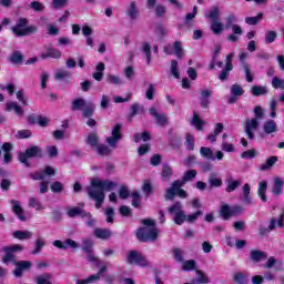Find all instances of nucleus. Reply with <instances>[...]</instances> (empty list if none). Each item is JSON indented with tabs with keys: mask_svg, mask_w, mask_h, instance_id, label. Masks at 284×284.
Returning a JSON list of instances; mask_svg holds the SVG:
<instances>
[{
	"mask_svg": "<svg viewBox=\"0 0 284 284\" xmlns=\"http://www.w3.org/2000/svg\"><path fill=\"white\" fill-rule=\"evenodd\" d=\"M116 183L110 180H92L91 185L87 186V194L91 201H95V209L101 210L105 201V192H112Z\"/></svg>",
	"mask_w": 284,
	"mask_h": 284,
	"instance_id": "obj_1",
	"label": "nucleus"
},
{
	"mask_svg": "<svg viewBox=\"0 0 284 284\" xmlns=\"http://www.w3.org/2000/svg\"><path fill=\"white\" fill-rule=\"evenodd\" d=\"M253 112L255 118L245 121V134L250 141H254V130H258V121L265 119V112L261 105H256Z\"/></svg>",
	"mask_w": 284,
	"mask_h": 284,
	"instance_id": "obj_2",
	"label": "nucleus"
},
{
	"mask_svg": "<svg viewBox=\"0 0 284 284\" xmlns=\"http://www.w3.org/2000/svg\"><path fill=\"white\" fill-rule=\"evenodd\" d=\"M38 30L34 26H28V18H19L16 26L11 28L16 37H28V34H34Z\"/></svg>",
	"mask_w": 284,
	"mask_h": 284,
	"instance_id": "obj_3",
	"label": "nucleus"
},
{
	"mask_svg": "<svg viewBox=\"0 0 284 284\" xmlns=\"http://www.w3.org/2000/svg\"><path fill=\"white\" fill-rule=\"evenodd\" d=\"M135 236L140 243H154L159 239V229L142 226L136 230Z\"/></svg>",
	"mask_w": 284,
	"mask_h": 284,
	"instance_id": "obj_4",
	"label": "nucleus"
},
{
	"mask_svg": "<svg viewBox=\"0 0 284 284\" xmlns=\"http://www.w3.org/2000/svg\"><path fill=\"white\" fill-rule=\"evenodd\" d=\"M206 19L211 21V31L213 34H221L225 30V26L221 22V11L219 7H212L210 12L206 14Z\"/></svg>",
	"mask_w": 284,
	"mask_h": 284,
	"instance_id": "obj_5",
	"label": "nucleus"
},
{
	"mask_svg": "<svg viewBox=\"0 0 284 284\" xmlns=\"http://www.w3.org/2000/svg\"><path fill=\"white\" fill-rule=\"evenodd\" d=\"M181 187H183V182L175 180L172 183V186L166 189V193H165L166 201H174L175 196H179L180 199H187V192H185V190Z\"/></svg>",
	"mask_w": 284,
	"mask_h": 284,
	"instance_id": "obj_6",
	"label": "nucleus"
},
{
	"mask_svg": "<svg viewBox=\"0 0 284 284\" xmlns=\"http://www.w3.org/2000/svg\"><path fill=\"white\" fill-rule=\"evenodd\" d=\"M219 214L224 221H230V219H232L233 216H239V214H243V206H230V204H222L220 206Z\"/></svg>",
	"mask_w": 284,
	"mask_h": 284,
	"instance_id": "obj_7",
	"label": "nucleus"
},
{
	"mask_svg": "<svg viewBox=\"0 0 284 284\" xmlns=\"http://www.w3.org/2000/svg\"><path fill=\"white\" fill-rule=\"evenodd\" d=\"M129 265H139V267H150V261L139 251H129L126 255Z\"/></svg>",
	"mask_w": 284,
	"mask_h": 284,
	"instance_id": "obj_8",
	"label": "nucleus"
},
{
	"mask_svg": "<svg viewBox=\"0 0 284 284\" xmlns=\"http://www.w3.org/2000/svg\"><path fill=\"white\" fill-rule=\"evenodd\" d=\"M123 124L116 123L112 131L111 136L105 139V143H108L109 148L116 149V145H119L120 141H123Z\"/></svg>",
	"mask_w": 284,
	"mask_h": 284,
	"instance_id": "obj_9",
	"label": "nucleus"
},
{
	"mask_svg": "<svg viewBox=\"0 0 284 284\" xmlns=\"http://www.w3.org/2000/svg\"><path fill=\"white\" fill-rule=\"evenodd\" d=\"M82 251L85 252L89 263H93L97 267H101V260L94 255V244L92 240H84Z\"/></svg>",
	"mask_w": 284,
	"mask_h": 284,
	"instance_id": "obj_10",
	"label": "nucleus"
},
{
	"mask_svg": "<svg viewBox=\"0 0 284 284\" xmlns=\"http://www.w3.org/2000/svg\"><path fill=\"white\" fill-rule=\"evenodd\" d=\"M13 265H16V268L13 270V276H16V278H21V277H23V272H26L27 270H30V267H32V262L16 261Z\"/></svg>",
	"mask_w": 284,
	"mask_h": 284,
	"instance_id": "obj_11",
	"label": "nucleus"
},
{
	"mask_svg": "<svg viewBox=\"0 0 284 284\" xmlns=\"http://www.w3.org/2000/svg\"><path fill=\"white\" fill-rule=\"evenodd\" d=\"M149 114L151 116H154L156 125H160L161 128H165L168 123H170V119L168 118V114H161L154 106H151L149 109Z\"/></svg>",
	"mask_w": 284,
	"mask_h": 284,
	"instance_id": "obj_12",
	"label": "nucleus"
},
{
	"mask_svg": "<svg viewBox=\"0 0 284 284\" xmlns=\"http://www.w3.org/2000/svg\"><path fill=\"white\" fill-rule=\"evenodd\" d=\"M52 245L53 247H58V250H68V247H71V250H79V243L72 239H67L64 242L55 240Z\"/></svg>",
	"mask_w": 284,
	"mask_h": 284,
	"instance_id": "obj_13",
	"label": "nucleus"
},
{
	"mask_svg": "<svg viewBox=\"0 0 284 284\" xmlns=\"http://www.w3.org/2000/svg\"><path fill=\"white\" fill-rule=\"evenodd\" d=\"M11 210L13 214L17 215V219H19V221H28V217H26V213L23 212V207L21 206V202L18 200H11Z\"/></svg>",
	"mask_w": 284,
	"mask_h": 284,
	"instance_id": "obj_14",
	"label": "nucleus"
},
{
	"mask_svg": "<svg viewBox=\"0 0 284 284\" xmlns=\"http://www.w3.org/2000/svg\"><path fill=\"white\" fill-rule=\"evenodd\" d=\"M250 261H252V263H261L263 261H267V252L261 250H251Z\"/></svg>",
	"mask_w": 284,
	"mask_h": 284,
	"instance_id": "obj_15",
	"label": "nucleus"
},
{
	"mask_svg": "<svg viewBox=\"0 0 284 284\" xmlns=\"http://www.w3.org/2000/svg\"><path fill=\"white\" fill-rule=\"evenodd\" d=\"M26 152L29 159H43V149L39 145H31L26 150Z\"/></svg>",
	"mask_w": 284,
	"mask_h": 284,
	"instance_id": "obj_16",
	"label": "nucleus"
},
{
	"mask_svg": "<svg viewBox=\"0 0 284 284\" xmlns=\"http://www.w3.org/2000/svg\"><path fill=\"white\" fill-rule=\"evenodd\" d=\"M2 152L3 154V163L8 165L9 163H12V143L4 142L2 144Z\"/></svg>",
	"mask_w": 284,
	"mask_h": 284,
	"instance_id": "obj_17",
	"label": "nucleus"
},
{
	"mask_svg": "<svg viewBox=\"0 0 284 284\" xmlns=\"http://www.w3.org/2000/svg\"><path fill=\"white\" fill-rule=\"evenodd\" d=\"M8 61L13 65H23L26 61V55H23L21 51H13L11 55L8 58Z\"/></svg>",
	"mask_w": 284,
	"mask_h": 284,
	"instance_id": "obj_18",
	"label": "nucleus"
},
{
	"mask_svg": "<svg viewBox=\"0 0 284 284\" xmlns=\"http://www.w3.org/2000/svg\"><path fill=\"white\" fill-rule=\"evenodd\" d=\"M93 236L95 239H100L101 241H108L109 239H112V231L110 229H95L93 231Z\"/></svg>",
	"mask_w": 284,
	"mask_h": 284,
	"instance_id": "obj_19",
	"label": "nucleus"
},
{
	"mask_svg": "<svg viewBox=\"0 0 284 284\" xmlns=\"http://www.w3.org/2000/svg\"><path fill=\"white\" fill-rule=\"evenodd\" d=\"M126 16L131 19V21H136L139 17H141V13L139 12V8H136V2L132 1L128 9H126Z\"/></svg>",
	"mask_w": 284,
	"mask_h": 284,
	"instance_id": "obj_20",
	"label": "nucleus"
},
{
	"mask_svg": "<svg viewBox=\"0 0 284 284\" xmlns=\"http://www.w3.org/2000/svg\"><path fill=\"white\" fill-rule=\"evenodd\" d=\"M210 97H212V91H210V90H202L201 91L200 105L204 110L210 109Z\"/></svg>",
	"mask_w": 284,
	"mask_h": 284,
	"instance_id": "obj_21",
	"label": "nucleus"
},
{
	"mask_svg": "<svg viewBox=\"0 0 284 284\" xmlns=\"http://www.w3.org/2000/svg\"><path fill=\"white\" fill-rule=\"evenodd\" d=\"M6 111L7 112H16L17 116H23V108L14 101L7 102Z\"/></svg>",
	"mask_w": 284,
	"mask_h": 284,
	"instance_id": "obj_22",
	"label": "nucleus"
},
{
	"mask_svg": "<svg viewBox=\"0 0 284 284\" xmlns=\"http://www.w3.org/2000/svg\"><path fill=\"white\" fill-rule=\"evenodd\" d=\"M61 51L55 48H48L44 53H41V59H61Z\"/></svg>",
	"mask_w": 284,
	"mask_h": 284,
	"instance_id": "obj_23",
	"label": "nucleus"
},
{
	"mask_svg": "<svg viewBox=\"0 0 284 284\" xmlns=\"http://www.w3.org/2000/svg\"><path fill=\"white\" fill-rule=\"evenodd\" d=\"M195 274L199 276L197 278H193L191 283H184V284H207L210 283V278L205 273L201 270H195Z\"/></svg>",
	"mask_w": 284,
	"mask_h": 284,
	"instance_id": "obj_24",
	"label": "nucleus"
},
{
	"mask_svg": "<svg viewBox=\"0 0 284 284\" xmlns=\"http://www.w3.org/2000/svg\"><path fill=\"white\" fill-rule=\"evenodd\" d=\"M257 193L262 203H267V181H262L258 183Z\"/></svg>",
	"mask_w": 284,
	"mask_h": 284,
	"instance_id": "obj_25",
	"label": "nucleus"
},
{
	"mask_svg": "<svg viewBox=\"0 0 284 284\" xmlns=\"http://www.w3.org/2000/svg\"><path fill=\"white\" fill-rule=\"evenodd\" d=\"M2 251L4 252L2 257V263H4V265H8L9 263H17L14 260V253L8 246H4Z\"/></svg>",
	"mask_w": 284,
	"mask_h": 284,
	"instance_id": "obj_26",
	"label": "nucleus"
},
{
	"mask_svg": "<svg viewBox=\"0 0 284 284\" xmlns=\"http://www.w3.org/2000/svg\"><path fill=\"white\" fill-rule=\"evenodd\" d=\"M278 162V156L276 155H273V156H270L266 162L264 164H262L260 166V170L262 172H267V170H272V168H274V165Z\"/></svg>",
	"mask_w": 284,
	"mask_h": 284,
	"instance_id": "obj_27",
	"label": "nucleus"
},
{
	"mask_svg": "<svg viewBox=\"0 0 284 284\" xmlns=\"http://www.w3.org/2000/svg\"><path fill=\"white\" fill-rule=\"evenodd\" d=\"M263 130L265 134H274V132H277L278 130V126L276 125V121L267 120L263 125Z\"/></svg>",
	"mask_w": 284,
	"mask_h": 284,
	"instance_id": "obj_28",
	"label": "nucleus"
},
{
	"mask_svg": "<svg viewBox=\"0 0 284 284\" xmlns=\"http://www.w3.org/2000/svg\"><path fill=\"white\" fill-rule=\"evenodd\" d=\"M272 193L274 196H281L283 194V180L281 178L274 179Z\"/></svg>",
	"mask_w": 284,
	"mask_h": 284,
	"instance_id": "obj_29",
	"label": "nucleus"
},
{
	"mask_svg": "<svg viewBox=\"0 0 284 284\" xmlns=\"http://www.w3.org/2000/svg\"><path fill=\"white\" fill-rule=\"evenodd\" d=\"M94 110H97V106L94 105V103L92 102L87 103V105L82 110V116L84 119H92V116H94Z\"/></svg>",
	"mask_w": 284,
	"mask_h": 284,
	"instance_id": "obj_30",
	"label": "nucleus"
},
{
	"mask_svg": "<svg viewBox=\"0 0 284 284\" xmlns=\"http://www.w3.org/2000/svg\"><path fill=\"white\" fill-rule=\"evenodd\" d=\"M233 281L236 284H248L250 283V275L243 272H237L233 275Z\"/></svg>",
	"mask_w": 284,
	"mask_h": 284,
	"instance_id": "obj_31",
	"label": "nucleus"
},
{
	"mask_svg": "<svg viewBox=\"0 0 284 284\" xmlns=\"http://www.w3.org/2000/svg\"><path fill=\"white\" fill-rule=\"evenodd\" d=\"M13 239H17L18 241H28L29 239H32V232L30 231H14L12 233Z\"/></svg>",
	"mask_w": 284,
	"mask_h": 284,
	"instance_id": "obj_32",
	"label": "nucleus"
},
{
	"mask_svg": "<svg viewBox=\"0 0 284 284\" xmlns=\"http://www.w3.org/2000/svg\"><path fill=\"white\" fill-rule=\"evenodd\" d=\"M234 70V65L225 64V67L222 69V71L219 74L220 81H229L230 80V73Z\"/></svg>",
	"mask_w": 284,
	"mask_h": 284,
	"instance_id": "obj_33",
	"label": "nucleus"
},
{
	"mask_svg": "<svg viewBox=\"0 0 284 284\" xmlns=\"http://www.w3.org/2000/svg\"><path fill=\"white\" fill-rule=\"evenodd\" d=\"M200 154L203 156V159H206L207 161H216V158L214 156V151H212L211 148L202 146L200 149Z\"/></svg>",
	"mask_w": 284,
	"mask_h": 284,
	"instance_id": "obj_34",
	"label": "nucleus"
},
{
	"mask_svg": "<svg viewBox=\"0 0 284 284\" xmlns=\"http://www.w3.org/2000/svg\"><path fill=\"white\" fill-rule=\"evenodd\" d=\"M55 81H65L67 83L70 82L72 79V73L70 71L60 70L54 75Z\"/></svg>",
	"mask_w": 284,
	"mask_h": 284,
	"instance_id": "obj_35",
	"label": "nucleus"
},
{
	"mask_svg": "<svg viewBox=\"0 0 284 284\" xmlns=\"http://www.w3.org/2000/svg\"><path fill=\"white\" fill-rule=\"evenodd\" d=\"M133 141L135 143H140V141H144L146 143L148 141H152V135L150 134V131H143L142 133H135L133 135Z\"/></svg>",
	"mask_w": 284,
	"mask_h": 284,
	"instance_id": "obj_36",
	"label": "nucleus"
},
{
	"mask_svg": "<svg viewBox=\"0 0 284 284\" xmlns=\"http://www.w3.org/2000/svg\"><path fill=\"white\" fill-rule=\"evenodd\" d=\"M97 72L93 73L95 81H103V72H105V63L99 62L95 67Z\"/></svg>",
	"mask_w": 284,
	"mask_h": 284,
	"instance_id": "obj_37",
	"label": "nucleus"
},
{
	"mask_svg": "<svg viewBox=\"0 0 284 284\" xmlns=\"http://www.w3.org/2000/svg\"><path fill=\"white\" fill-rule=\"evenodd\" d=\"M143 106L139 103H133L131 105L130 109V113H129V121H132V119H134V116H136V114H143Z\"/></svg>",
	"mask_w": 284,
	"mask_h": 284,
	"instance_id": "obj_38",
	"label": "nucleus"
},
{
	"mask_svg": "<svg viewBox=\"0 0 284 284\" xmlns=\"http://www.w3.org/2000/svg\"><path fill=\"white\" fill-rule=\"evenodd\" d=\"M87 105H88V102H85L83 98H77L72 102L71 110L73 112H77L79 110H83Z\"/></svg>",
	"mask_w": 284,
	"mask_h": 284,
	"instance_id": "obj_39",
	"label": "nucleus"
},
{
	"mask_svg": "<svg viewBox=\"0 0 284 284\" xmlns=\"http://www.w3.org/2000/svg\"><path fill=\"white\" fill-rule=\"evenodd\" d=\"M173 50L176 59H183L185 51H183V43L181 41L173 42Z\"/></svg>",
	"mask_w": 284,
	"mask_h": 284,
	"instance_id": "obj_40",
	"label": "nucleus"
},
{
	"mask_svg": "<svg viewBox=\"0 0 284 284\" xmlns=\"http://www.w3.org/2000/svg\"><path fill=\"white\" fill-rule=\"evenodd\" d=\"M192 125L199 131L203 130V125H205V121L201 120V116L196 111H193Z\"/></svg>",
	"mask_w": 284,
	"mask_h": 284,
	"instance_id": "obj_41",
	"label": "nucleus"
},
{
	"mask_svg": "<svg viewBox=\"0 0 284 284\" xmlns=\"http://www.w3.org/2000/svg\"><path fill=\"white\" fill-rule=\"evenodd\" d=\"M52 273H43L36 277L37 284H52Z\"/></svg>",
	"mask_w": 284,
	"mask_h": 284,
	"instance_id": "obj_42",
	"label": "nucleus"
},
{
	"mask_svg": "<svg viewBox=\"0 0 284 284\" xmlns=\"http://www.w3.org/2000/svg\"><path fill=\"white\" fill-rule=\"evenodd\" d=\"M142 52H144L145 54L146 64L150 65V63L152 62V48L150 47V43L148 42L142 43Z\"/></svg>",
	"mask_w": 284,
	"mask_h": 284,
	"instance_id": "obj_43",
	"label": "nucleus"
},
{
	"mask_svg": "<svg viewBox=\"0 0 284 284\" xmlns=\"http://www.w3.org/2000/svg\"><path fill=\"white\" fill-rule=\"evenodd\" d=\"M87 143L90 145V148H99V135H97L95 132L89 133Z\"/></svg>",
	"mask_w": 284,
	"mask_h": 284,
	"instance_id": "obj_44",
	"label": "nucleus"
},
{
	"mask_svg": "<svg viewBox=\"0 0 284 284\" xmlns=\"http://www.w3.org/2000/svg\"><path fill=\"white\" fill-rule=\"evenodd\" d=\"M173 221L175 225H183V223L187 221V215H185V211L178 212L176 214H174Z\"/></svg>",
	"mask_w": 284,
	"mask_h": 284,
	"instance_id": "obj_45",
	"label": "nucleus"
},
{
	"mask_svg": "<svg viewBox=\"0 0 284 284\" xmlns=\"http://www.w3.org/2000/svg\"><path fill=\"white\" fill-rule=\"evenodd\" d=\"M50 190L53 192V194H61V192L65 190V185L62 182L55 181L51 183Z\"/></svg>",
	"mask_w": 284,
	"mask_h": 284,
	"instance_id": "obj_46",
	"label": "nucleus"
},
{
	"mask_svg": "<svg viewBox=\"0 0 284 284\" xmlns=\"http://www.w3.org/2000/svg\"><path fill=\"white\" fill-rule=\"evenodd\" d=\"M209 184L211 187H222L223 180L221 178H216L215 174H211L209 178Z\"/></svg>",
	"mask_w": 284,
	"mask_h": 284,
	"instance_id": "obj_47",
	"label": "nucleus"
},
{
	"mask_svg": "<svg viewBox=\"0 0 284 284\" xmlns=\"http://www.w3.org/2000/svg\"><path fill=\"white\" fill-rule=\"evenodd\" d=\"M97 150L100 156H110V154H112V149L105 144H99Z\"/></svg>",
	"mask_w": 284,
	"mask_h": 284,
	"instance_id": "obj_48",
	"label": "nucleus"
},
{
	"mask_svg": "<svg viewBox=\"0 0 284 284\" xmlns=\"http://www.w3.org/2000/svg\"><path fill=\"white\" fill-rule=\"evenodd\" d=\"M43 247H45V241L42 237H38L34 244V250L31 252V254H40Z\"/></svg>",
	"mask_w": 284,
	"mask_h": 284,
	"instance_id": "obj_49",
	"label": "nucleus"
},
{
	"mask_svg": "<svg viewBox=\"0 0 284 284\" xmlns=\"http://www.w3.org/2000/svg\"><path fill=\"white\" fill-rule=\"evenodd\" d=\"M196 174H199V172H196V170L191 169L189 171H186L184 173V175L182 176V183H187L190 181H192L193 179H196Z\"/></svg>",
	"mask_w": 284,
	"mask_h": 284,
	"instance_id": "obj_50",
	"label": "nucleus"
},
{
	"mask_svg": "<svg viewBox=\"0 0 284 284\" xmlns=\"http://www.w3.org/2000/svg\"><path fill=\"white\" fill-rule=\"evenodd\" d=\"M182 270L184 272H193V270H196V261L194 260H187L183 262Z\"/></svg>",
	"mask_w": 284,
	"mask_h": 284,
	"instance_id": "obj_51",
	"label": "nucleus"
},
{
	"mask_svg": "<svg viewBox=\"0 0 284 284\" xmlns=\"http://www.w3.org/2000/svg\"><path fill=\"white\" fill-rule=\"evenodd\" d=\"M251 94L253 97H263V94H267V89L261 85H254L252 88Z\"/></svg>",
	"mask_w": 284,
	"mask_h": 284,
	"instance_id": "obj_52",
	"label": "nucleus"
},
{
	"mask_svg": "<svg viewBox=\"0 0 284 284\" xmlns=\"http://www.w3.org/2000/svg\"><path fill=\"white\" fill-rule=\"evenodd\" d=\"M226 181H227L226 192L229 194L234 192L237 187L241 186V181L239 180H226Z\"/></svg>",
	"mask_w": 284,
	"mask_h": 284,
	"instance_id": "obj_53",
	"label": "nucleus"
},
{
	"mask_svg": "<svg viewBox=\"0 0 284 284\" xmlns=\"http://www.w3.org/2000/svg\"><path fill=\"white\" fill-rule=\"evenodd\" d=\"M161 176L164 179V181H170V179H172V166L164 164L162 168Z\"/></svg>",
	"mask_w": 284,
	"mask_h": 284,
	"instance_id": "obj_54",
	"label": "nucleus"
},
{
	"mask_svg": "<svg viewBox=\"0 0 284 284\" xmlns=\"http://www.w3.org/2000/svg\"><path fill=\"white\" fill-rule=\"evenodd\" d=\"M244 70V74L246 77L247 83H252L254 81V72L250 68L248 63H244V67H242Z\"/></svg>",
	"mask_w": 284,
	"mask_h": 284,
	"instance_id": "obj_55",
	"label": "nucleus"
},
{
	"mask_svg": "<svg viewBox=\"0 0 284 284\" xmlns=\"http://www.w3.org/2000/svg\"><path fill=\"white\" fill-rule=\"evenodd\" d=\"M184 144L186 150L189 152H192L194 150V135H192L191 133H186Z\"/></svg>",
	"mask_w": 284,
	"mask_h": 284,
	"instance_id": "obj_56",
	"label": "nucleus"
},
{
	"mask_svg": "<svg viewBox=\"0 0 284 284\" xmlns=\"http://www.w3.org/2000/svg\"><path fill=\"white\" fill-rule=\"evenodd\" d=\"M169 214H179V212H183V204L181 202H174L173 205L168 207Z\"/></svg>",
	"mask_w": 284,
	"mask_h": 284,
	"instance_id": "obj_57",
	"label": "nucleus"
},
{
	"mask_svg": "<svg viewBox=\"0 0 284 284\" xmlns=\"http://www.w3.org/2000/svg\"><path fill=\"white\" fill-rule=\"evenodd\" d=\"M171 74L174 79H181V73L179 72V61L171 60Z\"/></svg>",
	"mask_w": 284,
	"mask_h": 284,
	"instance_id": "obj_58",
	"label": "nucleus"
},
{
	"mask_svg": "<svg viewBox=\"0 0 284 284\" xmlns=\"http://www.w3.org/2000/svg\"><path fill=\"white\" fill-rule=\"evenodd\" d=\"M261 19H263V13L260 12L255 17H246L245 23H247V26H257V23H258V21H261Z\"/></svg>",
	"mask_w": 284,
	"mask_h": 284,
	"instance_id": "obj_59",
	"label": "nucleus"
},
{
	"mask_svg": "<svg viewBox=\"0 0 284 284\" xmlns=\"http://www.w3.org/2000/svg\"><path fill=\"white\" fill-rule=\"evenodd\" d=\"M231 94L232 97H243L245 94V90L240 84H233L231 87Z\"/></svg>",
	"mask_w": 284,
	"mask_h": 284,
	"instance_id": "obj_60",
	"label": "nucleus"
},
{
	"mask_svg": "<svg viewBox=\"0 0 284 284\" xmlns=\"http://www.w3.org/2000/svg\"><path fill=\"white\" fill-rule=\"evenodd\" d=\"M132 206L136 209H141V194L139 191L132 193Z\"/></svg>",
	"mask_w": 284,
	"mask_h": 284,
	"instance_id": "obj_61",
	"label": "nucleus"
},
{
	"mask_svg": "<svg viewBox=\"0 0 284 284\" xmlns=\"http://www.w3.org/2000/svg\"><path fill=\"white\" fill-rule=\"evenodd\" d=\"M172 254L176 263H183V250L175 247L172 250Z\"/></svg>",
	"mask_w": 284,
	"mask_h": 284,
	"instance_id": "obj_62",
	"label": "nucleus"
},
{
	"mask_svg": "<svg viewBox=\"0 0 284 284\" xmlns=\"http://www.w3.org/2000/svg\"><path fill=\"white\" fill-rule=\"evenodd\" d=\"M272 87L275 89V90H284V80L281 79V78H273L272 79Z\"/></svg>",
	"mask_w": 284,
	"mask_h": 284,
	"instance_id": "obj_63",
	"label": "nucleus"
},
{
	"mask_svg": "<svg viewBox=\"0 0 284 284\" xmlns=\"http://www.w3.org/2000/svg\"><path fill=\"white\" fill-rule=\"evenodd\" d=\"M199 216H203V212L201 210H197L194 213L189 214L186 216V221L187 223H194L199 219Z\"/></svg>",
	"mask_w": 284,
	"mask_h": 284,
	"instance_id": "obj_64",
	"label": "nucleus"
}]
</instances>
